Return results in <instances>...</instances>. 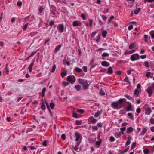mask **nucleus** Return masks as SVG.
<instances>
[{
	"label": "nucleus",
	"mask_w": 154,
	"mask_h": 154,
	"mask_svg": "<svg viewBox=\"0 0 154 154\" xmlns=\"http://www.w3.org/2000/svg\"><path fill=\"white\" fill-rule=\"evenodd\" d=\"M130 58L132 61H134L138 60L140 58V56L138 53H135L132 54L130 57Z\"/></svg>",
	"instance_id": "nucleus-1"
},
{
	"label": "nucleus",
	"mask_w": 154,
	"mask_h": 154,
	"mask_svg": "<svg viewBox=\"0 0 154 154\" xmlns=\"http://www.w3.org/2000/svg\"><path fill=\"white\" fill-rule=\"evenodd\" d=\"M153 89L154 90V83L151 84V86H149L147 90V92L149 94V96L150 97L153 93Z\"/></svg>",
	"instance_id": "nucleus-2"
},
{
	"label": "nucleus",
	"mask_w": 154,
	"mask_h": 154,
	"mask_svg": "<svg viewBox=\"0 0 154 154\" xmlns=\"http://www.w3.org/2000/svg\"><path fill=\"white\" fill-rule=\"evenodd\" d=\"M67 80L72 84H73L75 82L76 78L74 75H69L67 77Z\"/></svg>",
	"instance_id": "nucleus-3"
},
{
	"label": "nucleus",
	"mask_w": 154,
	"mask_h": 154,
	"mask_svg": "<svg viewBox=\"0 0 154 154\" xmlns=\"http://www.w3.org/2000/svg\"><path fill=\"white\" fill-rule=\"evenodd\" d=\"M75 136L76 137L75 140L78 141L81 140L82 139V137L80 134L78 132H76L75 133Z\"/></svg>",
	"instance_id": "nucleus-4"
},
{
	"label": "nucleus",
	"mask_w": 154,
	"mask_h": 154,
	"mask_svg": "<svg viewBox=\"0 0 154 154\" xmlns=\"http://www.w3.org/2000/svg\"><path fill=\"white\" fill-rule=\"evenodd\" d=\"M118 106V102H113L111 106L115 109H119Z\"/></svg>",
	"instance_id": "nucleus-5"
},
{
	"label": "nucleus",
	"mask_w": 154,
	"mask_h": 154,
	"mask_svg": "<svg viewBox=\"0 0 154 154\" xmlns=\"http://www.w3.org/2000/svg\"><path fill=\"white\" fill-rule=\"evenodd\" d=\"M152 111L150 107H148L145 109V113L146 115H149Z\"/></svg>",
	"instance_id": "nucleus-6"
},
{
	"label": "nucleus",
	"mask_w": 154,
	"mask_h": 154,
	"mask_svg": "<svg viewBox=\"0 0 154 154\" xmlns=\"http://www.w3.org/2000/svg\"><path fill=\"white\" fill-rule=\"evenodd\" d=\"M59 31L60 32H62L64 30V25L63 24H60L57 27Z\"/></svg>",
	"instance_id": "nucleus-7"
},
{
	"label": "nucleus",
	"mask_w": 154,
	"mask_h": 154,
	"mask_svg": "<svg viewBox=\"0 0 154 154\" xmlns=\"http://www.w3.org/2000/svg\"><path fill=\"white\" fill-rule=\"evenodd\" d=\"M35 60H33L30 64L28 68L29 71L30 72H31L32 71V68L33 66Z\"/></svg>",
	"instance_id": "nucleus-8"
},
{
	"label": "nucleus",
	"mask_w": 154,
	"mask_h": 154,
	"mask_svg": "<svg viewBox=\"0 0 154 154\" xmlns=\"http://www.w3.org/2000/svg\"><path fill=\"white\" fill-rule=\"evenodd\" d=\"M81 25V23L79 21H75L73 22V26L74 27L76 26H80Z\"/></svg>",
	"instance_id": "nucleus-9"
},
{
	"label": "nucleus",
	"mask_w": 154,
	"mask_h": 154,
	"mask_svg": "<svg viewBox=\"0 0 154 154\" xmlns=\"http://www.w3.org/2000/svg\"><path fill=\"white\" fill-rule=\"evenodd\" d=\"M101 65L105 67H107L110 65V64L106 61H104L102 62Z\"/></svg>",
	"instance_id": "nucleus-10"
},
{
	"label": "nucleus",
	"mask_w": 154,
	"mask_h": 154,
	"mask_svg": "<svg viewBox=\"0 0 154 154\" xmlns=\"http://www.w3.org/2000/svg\"><path fill=\"white\" fill-rule=\"evenodd\" d=\"M147 131V129L146 128H143L141 132L139 134L140 136H143Z\"/></svg>",
	"instance_id": "nucleus-11"
},
{
	"label": "nucleus",
	"mask_w": 154,
	"mask_h": 154,
	"mask_svg": "<svg viewBox=\"0 0 154 154\" xmlns=\"http://www.w3.org/2000/svg\"><path fill=\"white\" fill-rule=\"evenodd\" d=\"M133 128L132 127H130L127 128V133L128 134L131 133L133 132Z\"/></svg>",
	"instance_id": "nucleus-12"
},
{
	"label": "nucleus",
	"mask_w": 154,
	"mask_h": 154,
	"mask_svg": "<svg viewBox=\"0 0 154 154\" xmlns=\"http://www.w3.org/2000/svg\"><path fill=\"white\" fill-rule=\"evenodd\" d=\"M84 89H86L88 88L89 85L88 84L86 81H85L84 82L82 85Z\"/></svg>",
	"instance_id": "nucleus-13"
},
{
	"label": "nucleus",
	"mask_w": 154,
	"mask_h": 154,
	"mask_svg": "<svg viewBox=\"0 0 154 154\" xmlns=\"http://www.w3.org/2000/svg\"><path fill=\"white\" fill-rule=\"evenodd\" d=\"M126 110L127 111H132L133 110L132 109V106L131 104L128 106L126 108Z\"/></svg>",
	"instance_id": "nucleus-14"
},
{
	"label": "nucleus",
	"mask_w": 154,
	"mask_h": 154,
	"mask_svg": "<svg viewBox=\"0 0 154 154\" xmlns=\"http://www.w3.org/2000/svg\"><path fill=\"white\" fill-rule=\"evenodd\" d=\"M107 73L109 74H112V73L113 70L111 67H109L108 68Z\"/></svg>",
	"instance_id": "nucleus-15"
},
{
	"label": "nucleus",
	"mask_w": 154,
	"mask_h": 154,
	"mask_svg": "<svg viewBox=\"0 0 154 154\" xmlns=\"http://www.w3.org/2000/svg\"><path fill=\"white\" fill-rule=\"evenodd\" d=\"M135 46V44L134 43H132L129 45V48L130 49H132L134 48Z\"/></svg>",
	"instance_id": "nucleus-16"
},
{
	"label": "nucleus",
	"mask_w": 154,
	"mask_h": 154,
	"mask_svg": "<svg viewBox=\"0 0 154 154\" xmlns=\"http://www.w3.org/2000/svg\"><path fill=\"white\" fill-rule=\"evenodd\" d=\"M128 115L131 119L132 120L134 119V116L132 113H129L128 114Z\"/></svg>",
	"instance_id": "nucleus-17"
},
{
	"label": "nucleus",
	"mask_w": 154,
	"mask_h": 154,
	"mask_svg": "<svg viewBox=\"0 0 154 154\" xmlns=\"http://www.w3.org/2000/svg\"><path fill=\"white\" fill-rule=\"evenodd\" d=\"M75 88L77 91H79L81 90V87L80 85H77L75 86Z\"/></svg>",
	"instance_id": "nucleus-18"
},
{
	"label": "nucleus",
	"mask_w": 154,
	"mask_h": 154,
	"mask_svg": "<svg viewBox=\"0 0 154 154\" xmlns=\"http://www.w3.org/2000/svg\"><path fill=\"white\" fill-rule=\"evenodd\" d=\"M85 81L81 79H78L79 83L81 85H83V83Z\"/></svg>",
	"instance_id": "nucleus-19"
},
{
	"label": "nucleus",
	"mask_w": 154,
	"mask_h": 154,
	"mask_svg": "<svg viewBox=\"0 0 154 154\" xmlns=\"http://www.w3.org/2000/svg\"><path fill=\"white\" fill-rule=\"evenodd\" d=\"M80 142H78L77 143V144H76V145H75V147H74V149L75 150V151H77V150L78 149H79V143Z\"/></svg>",
	"instance_id": "nucleus-20"
},
{
	"label": "nucleus",
	"mask_w": 154,
	"mask_h": 154,
	"mask_svg": "<svg viewBox=\"0 0 154 154\" xmlns=\"http://www.w3.org/2000/svg\"><path fill=\"white\" fill-rule=\"evenodd\" d=\"M101 112L99 111L95 114L94 116L95 117H97L100 116L101 115Z\"/></svg>",
	"instance_id": "nucleus-21"
},
{
	"label": "nucleus",
	"mask_w": 154,
	"mask_h": 154,
	"mask_svg": "<svg viewBox=\"0 0 154 154\" xmlns=\"http://www.w3.org/2000/svg\"><path fill=\"white\" fill-rule=\"evenodd\" d=\"M141 9L140 8H139L137 10H135L134 11V14H137L140 11Z\"/></svg>",
	"instance_id": "nucleus-22"
},
{
	"label": "nucleus",
	"mask_w": 154,
	"mask_h": 154,
	"mask_svg": "<svg viewBox=\"0 0 154 154\" xmlns=\"http://www.w3.org/2000/svg\"><path fill=\"white\" fill-rule=\"evenodd\" d=\"M107 32L106 30L103 31L102 32V35L103 37L105 38L106 37Z\"/></svg>",
	"instance_id": "nucleus-23"
},
{
	"label": "nucleus",
	"mask_w": 154,
	"mask_h": 154,
	"mask_svg": "<svg viewBox=\"0 0 154 154\" xmlns=\"http://www.w3.org/2000/svg\"><path fill=\"white\" fill-rule=\"evenodd\" d=\"M75 70L76 72H81L82 70L81 69L78 67L75 68Z\"/></svg>",
	"instance_id": "nucleus-24"
},
{
	"label": "nucleus",
	"mask_w": 154,
	"mask_h": 154,
	"mask_svg": "<svg viewBox=\"0 0 154 154\" xmlns=\"http://www.w3.org/2000/svg\"><path fill=\"white\" fill-rule=\"evenodd\" d=\"M149 33L151 36V37L154 39V31L152 30L150 31Z\"/></svg>",
	"instance_id": "nucleus-25"
},
{
	"label": "nucleus",
	"mask_w": 154,
	"mask_h": 154,
	"mask_svg": "<svg viewBox=\"0 0 154 154\" xmlns=\"http://www.w3.org/2000/svg\"><path fill=\"white\" fill-rule=\"evenodd\" d=\"M140 90L136 89L134 92V94L135 95L137 96L139 94Z\"/></svg>",
	"instance_id": "nucleus-26"
},
{
	"label": "nucleus",
	"mask_w": 154,
	"mask_h": 154,
	"mask_svg": "<svg viewBox=\"0 0 154 154\" xmlns=\"http://www.w3.org/2000/svg\"><path fill=\"white\" fill-rule=\"evenodd\" d=\"M125 96L129 100H132V101L134 100L133 99L132 97L129 96L128 95L125 94Z\"/></svg>",
	"instance_id": "nucleus-27"
},
{
	"label": "nucleus",
	"mask_w": 154,
	"mask_h": 154,
	"mask_svg": "<svg viewBox=\"0 0 154 154\" xmlns=\"http://www.w3.org/2000/svg\"><path fill=\"white\" fill-rule=\"evenodd\" d=\"M121 135V133L117 132L115 133V136L117 138H118L120 137Z\"/></svg>",
	"instance_id": "nucleus-28"
},
{
	"label": "nucleus",
	"mask_w": 154,
	"mask_h": 154,
	"mask_svg": "<svg viewBox=\"0 0 154 154\" xmlns=\"http://www.w3.org/2000/svg\"><path fill=\"white\" fill-rule=\"evenodd\" d=\"M61 45H58L55 48V51H57L61 48Z\"/></svg>",
	"instance_id": "nucleus-29"
},
{
	"label": "nucleus",
	"mask_w": 154,
	"mask_h": 154,
	"mask_svg": "<svg viewBox=\"0 0 154 154\" xmlns=\"http://www.w3.org/2000/svg\"><path fill=\"white\" fill-rule=\"evenodd\" d=\"M100 38V34H98V35L96 37V41L97 42H98L99 41V40Z\"/></svg>",
	"instance_id": "nucleus-30"
},
{
	"label": "nucleus",
	"mask_w": 154,
	"mask_h": 154,
	"mask_svg": "<svg viewBox=\"0 0 154 154\" xmlns=\"http://www.w3.org/2000/svg\"><path fill=\"white\" fill-rule=\"evenodd\" d=\"M131 143V138L130 137H128V140L127 141L126 143V145H128L130 144Z\"/></svg>",
	"instance_id": "nucleus-31"
},
{
	"label": "nucleus",
	"mask_w": 154,
	"mask_h": 154,
	"mask_svg": "<svg viewBox=\"0 0 154 154\" xmlns=\"http://www.w3.org/2000/svg\"><path fill=\"white\" fill-rule=\"evenodd\" d=\"M124 100L125 99L124 98L120 99L119 100L118 102L119 104H121L123 102Z\"/></svg>",
	"instance_id": "nucleus-32"
},
{
	"label": "nucleus",
	"mask_w": 154,
	"mask_h": 154,
	"mask_svg": "<svg viewBox=\"0 0 154 154\" xmlns=\"http://www.w3.org/2000/svg\"><path fill=\"white\" fill-rule=\"evenodd\" d=\"M77 112L81 114H83L84 112V111L82 109H78L77 110Z\"/></svg>",
	"instance_id": "nucleus-33"
},
{
	"label": "nucleus",
	"mask_w": 154,
	"mask_h": 154,
	"mask_svg": "<svg viewBox=\"0 0 154 154\" xmlns=\"http://www.w3.org/2000/svg\"><path fill=\"white\" fill-rule=\"evenodd\" d=\"M63 64L65 65L66 64L68 66H69L70 64L69 62V61H67L66 60H64Z\"/></svg>",
	"instance_id": "nucleus-34"
},
{
	"label": "nucleus",
	"mask_w": 154,
	"mask_h": 154,
	"mask_svg": "<svg viewBox=\"0 0 154 154\" xmlns=\"http://www.w3.org/2000/svg\"><path fill=\"white\" fill-rule=\"evenodd\" d=\"M67 75V73L66 72H62L61 73V75L62 77H63L64 76L66 75Z\"/></svg>",
	"instance_id": "nucleus-35"
},
{
	"label": "nucleus",
	"mask_w": 154,
	"mask_h": 154,
	"mask_svg": "<svg viewBox=\"0 0 154 154\" xmlns=\"http://www.w3.org/2000/svg\"><path fill=\"white\" fill-rule=\"evenodd\" d=\"M56 68V66L55 65H54L52 67V68L51 70V72H54Z\"/></svg>",
	"instance_id": "nucleus-36"
},
{
	"label": "nucleus",
	"mask_w": 154,
	"mask_h": 154,
	"mask_svg": "<svg viewBox=\"0 0 154 154\" xmlns=\"http://www.w3.org/2000/svg\"><path fill=\"white\" fill-rule=\"evenodd\" d=\"M91 120L92 123H95L97 122V119L94 118H91Z\"/></svg>",
	"instance_id": "nucleus-37"
},
{
	"label": "nucleus",
	"mask_w": 154,
	"mask_h": 154,
	"mask_svg": "<svg viewBox=\"0 0 154 154\" xmlns=\"http://www.w3.org/2000/svg\"><path fill=\"white\" fill-rule=\"evenodd\" d=\"M72 116L75 118H77V114L74 112H72Z\"/></svg>",
	"instance_id": "nucleus-38"
},
{
	"label": "nucleus",
	"mask_w": 154,
	"mask_h": 154,
	"mask_svg": "<svg viewBox=\"0 0 154 154\" xmlns=\"http://www.w3.org/2000/svg\"><path fill=\"white\" fill-rule=\"evenodd\" d=\"M100 93L101 95H104L105 94V92L104 90L101 89L100 92Z\"/></svg>",
	"instance_id": "nucleus-39"
},
{
	"label": "nucleus",
	"mask_w": 154,
	"mask_h": 154,
	"mask_svg": "<svg viewBox=\"0 0 154 154\" xmlns=\"http://www.w3.org/2000/svg\"><path fill=\"white\" fill-rule=\"evenodd\" d=\"M41 108L42 110H45V107L44 103H42L41 106Z\"/></svg>",
	"instance_id": "nucleus-40"
},
{
	"label": "nucleus",
	"mask_w": 154,
	"mask_h": 154,
	"mask_svg": "<svg viewBox=\"0 0 154 154\" xmlns=\"http://www.w3.org/2000/svg\"><path fill=\"white\" fill-rule=\"evenodd\" d=\"M149 150L147 149H145L143 151V153L145 154H147L149 153Z\"/></svg>",
	"instance_id": "nucleus-41"
},
{
	"label": "nucleus",
	"mask_w": 154,
	"mask_h": 154,
	"mask_svg": "<svg viewBox=\"0 0 154 154\" xmlns=\"http://www.w3.org/2000/svg\"><path fill=\"white\" fill-rule=\"evenodd\" d=\"M63 86H65L68 85H69V83L67 82H63Z\"/></svg>",
	"instance_id": "nucleus-42"
},
{
	"label": "nucleus",
	"mask_w": 154,
	"mask_h": 154,
	"mask_svg": "<svg viewBox=\"0 0 154 154\" xmlns=\"http://www.w3.org/2000/svg\"><path fill=\"white\" fill-rule=\"evenodd\" d=\"M54 106V103H51L50 104V107L52 109H53Z\"/></svg>",
	"instance_id": "nucleus-43"
},
{
	"label": "nucleus",
	"mask_w": 154,
	"mask_h": 154,
	"mask_svg": "<svg viewBox=\"0 0 154 154\" xmlns=\"http://www.w3.org/2000/svg\"><path fill=\"white\" fill-rule=\"evenodd\" d=\"M109 56V54L107 53H104L102 54V56L103 57H107Z\"/></svg>",
	"instance_id": "nucleus-44"
},
{
	"label": "nucleus",
	"mask_w": 154,
	"mask_h": 154,
	"mask_svg": "<svg viewBox=\"0 0 154 154\" xmlns=\"http://www.w3.org/2000/svg\"><path fill=\"white\" fill-rule=\"evenodd\" d=\"M81 17L83 18V20H85L86 19V18L85 16V14L83 13L81 14Z\"/></svg>",
	"instance_id": "nucleus-45"
},
{
	"label": "nucleus",
	"mask_w": 154,
	"mask_h": 154,
	"mask_svg": "<svg viewBox=\"0 0 154 154\" xmlns=\"http://www.w3.org/2000/svg\"><path fill=\"white\" fill-rule=\"evenodd\" d=\"M136 145V143L135 142L133 143L132 144V145L131 148L133 149L135 147Z\"/></svg>",
	"instance_id": "nucleus-46"
},
{
	"label": "nucleus",
	"mask_w": 154,
	"mask_h": 154,
	"mask_svg": "<svg viewBox=\"0 0 154 154\" xmlns=\"http://www.w3.org/2000/svg\"><path fill=\"white\" fill-rule=\"evenodd\" d=\"M141 88V86L139 84H137V88L136 89H138L140 90Z\"/></svg>",
	"instance_id": "nucleus-47"
},
{
	"label": "nucleus",
	"mask_w": 154,
	"mask_h": 154,
	"mask_svg": "<svg viewBox=\"0 0 154 154\" xmlns=\"http://www.w3.org/2000/svg\"><path fill=\"white\" fill-rule=\"evenodd\" d=\"M133 26L132 25H130L128 27V29L129 30H131L133 28Z\"/></svg>",
	"instance_id": "nucleus-48"
},
{
	"label": "nucleus",
	"mask_w": 154,
	"mask_h": 154,
	"mask_svg": "<svg viewBox=\"0 0 154 154\" xmlns=\"http://www.w3.org/2000/svg\"><path fill=\"white\" fill-rule=\"evenodd\" d=\"M46 88H44L42 90V93L43 94V96L45 94V91H46Z\"/></svg>",
	"instance_id": "nucleus-49"
},
{
	"label": "nucleus",
	"mask_w": 154,
	"mask_h": 154,
	"mask_svg": "<svg viewBox=\"0 0 154 154\" xmlns=\"http://www.w3.org/2000/svg\"><path fill=\"white\" fill-rule=\"evenodd\" d=\"M144 64L145 65L146 67H149V63L147 61H146L144 62Z\"/></svg>",
	"instance_id": "nucleus-50"
},
{
	"label": "nucleus",
	"mask_w": 154,
	"mask_h": 154,
	"mask_svg": "<svg viewBox=\"0 0 154 154\" xmlns=\"http://www.w3.org/2000/svg\"><path fill=\"white\" fill-rule=\"evenodd\" d=\"M129 149V147L128 146L123 151V153H125Z\"/></svg>",
	"instance_id": "nucleus-51"
},
{
	"label": "nucleus",
	"mask_w": 154,
	"mask_h": 154,
	"mask_svg": "<svg viewBox=\"0 0 154 154\" xmlns=\"http://www.w3.org/2000/svg\"><path fill=\"white\" fill-rule=\"evenodd\" d=\"M28 25V24L26 23L25 25L23 28V30H25L26 29Z\"/></svg>",
	"instance_id": "nucleus-52"
},
{
	"label": "nucleus",
	"mask_w": 154,
	"mask_h": 154,
	"mask_svg": "<svg viewBox=\"0 0 154 154\" xmlns=\"http://www.w3.org/2000/svg\"><path fill=\"white\" fill-rule=\"evenodd\" d=\"M101 140H100L99 141H97L96 142V144L97 145H100L101 143Z\"/></svg>",
	"instance_id": "nucleus-53"
},
{
	"label": "nucleus",
	"mask_w": 154,
	"mask_h": 154,
	"mask_svg": "<svg viewBox=\"0 0 154 154\" xmlns=\"http://www.w3.org/2000/svg\"><path fill=\"white\" fill-rule=\"evenodd\" d=\"M110 140L111 142H113L115 141V139L113 137L111 136L110 137Z\"/></svg>",
	"instance_id": "nucleus-54"
},
{
	"label": "nucleus",
	"mask_w": 154,
	"mask_h": 154,
	"mask_svg": "<svg viewBox=\"0 0 154 154\" xmlns=\"http://www.w3.org/2000/svg\"><path fill=\"white\" fill-rule=\"evenodd\" d=\"M76 123L77 125H80L82 123V122L77 120L76 122Z\"/></svg>",
	"instance_id": "nucleus-55"
},
{
	"label": "nucleus",
	"mask_w": 154,
	"mask_h": 154,
	"mask_svg": "<svg viewBox=\"0 0 154 154\" xmlns=\"http://www.w3.org/2000/svg\"><path fill=\"white\" fill-rule=\"evenodd\" d=\"M124 80L125 82H127L129 83V81L128 80V78L127 76L124 79Z\"/></svg>",
	"instance_id": "nucleus-56"
},
{
	"label": "nucleus",
	"mask_w": 154,
	"mask_h": 154,
	"mask_svg": "<svg viewBox=\"0 0 154 154\" xmlns=\"http://www.w3.org/2000/svg\"><path fill=\"white\" fill-rule=\"evenodd\" d=\"M43 10V7L41 6L40 7L39 9V11L40 13H41L42 12Z\"/></svg>",
	"instance_id": "nucleus-57"
},
{
	"label": "nucleus",
	"mask_w": 154,
	"mask_h": 154,
	"mask_svg": "<svg viewBox=\"0 0 154 154\" xmlns=\"http://www.w3.org/2000/svg\"><path fill=\"white\" fill-rule=\"evenodd\" d=\"M146 55H142L140 56V58L142 59H144L146 58Z\"/></svg>",
	"instance_id": "nucleus-58"
},
{
	"label": "nucleus",
	"mask_w": 154,
	"mask_h": 154,
	"mask_svg": "<svg viewBox=\"0 0 154 154\" xmlns=\"http://www.w3.org/2000/svg\"><path fill=\"white\" fill-rule=\"evenodd\" d=\"M141 110L139 108H138L136 110V112L138 113H139L140 112Z\"/></svg>",
	"instance_id": "nucleus-59"
},
{
	"label": "nucleus",
	"mask_w": 154,
	"mask_h": 154,
	"mask_svg": "<svg viewBox=\"0 0 154 154\" xmlns=\"http://www.w3.org/2000/svg\"><path fill=\"white\" fill-rule=\"evenodd\" d=\"M124 54L125 55L130 54L129 51H128V50H126L124 52Z\"/></svg>",
	"instance_id": "nucleus-60"
},
{
	"label": "nucleus",
	"mask_w": 154,
	"mask_h": 154,
	"mask_svg": "<svg viewBox=\"0 0 154 154\" xmlns=\"http://www.w3.org/2000/svg\"><path fill=\"white\" fill-rule=\"evenodd\" d=\"M17 5L19 6H21L22 5V2L20 1H18L17 2Z\"/></svg>",
	"instance_id": "nucleus-61"
},
{
	"label": "nucleus",
	"mask_w": 154,
	"mask_h": 154,
	"mask_svg": "<svg viewBox=\"0 0 154 154\" xmlns=\"http://www.w3.org/2000/svg\"><path fill=\"white\" fill-rule=\"evenodd\" d=\"M83 69L85 72L87 71V68L86 67L84 66L83 67Z\"/></svg>",
	"instance_id": "nucleus-62"
},
{
	"label": "nucleus",
	"mask_w": 154,
	"mask_h": 154,
	"mask_svg": "<svg viewBox=\"0 0 154 154\" xmlns=\"http://www.w3.org/2000/svg\"><path fill=\"white\" fill-rule=\"evenodd\" d=\"M126 127H122L120 128V129L121 131H125V130Z\"/></svg>",
	"instance_id": "nucleus-63"
},
{
	"label": "nucleus",
	"mask_w": 154,
	"mask_h": 154,
	"mask_svg": "<svg viewBox=\"0 0 154 154\" xmlns=\"http://www.w3.org/2000/svg\"><path fill=\"white\" fill-rule=\"evenodd\" d=\"M150 121L152 123L154 124V119L151 118L150 119Z\"/></svg>",
	"instance_id": "nucleus-64"
}]
</instances>
